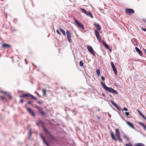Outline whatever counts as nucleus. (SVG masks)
I'll return each instance as SVG.
<instances>
[{"mask_svg": "<svg viewBox=\"0 0 146 146\" xmlns=\"http://www.w3.org/2000/svg\"><path fill=\"white\" fill-rule=\"evenodd\" d=\"M80 9L83 13H84L86 15H87L88 12L85 9L82 8H80Z\"/></svg>", "mask_w": 146, "mask_h": 146, "instance_id": "obj_18", "label": "nucleus"}, {"mask_svg": "<svg viewBox=\"0 0 146 146\" xmlns=\"http://www.w3.org/2000/svg\"><path fill=\"white\" fill-rule=\"evenodd\" d=\"M44 130L47 133L49 136L52 139H53V136L51 135L50 133L49 132V131L46 129H44Z\"/></svg>", "mask_w": 146, "mask_h": 146, "instance_id": "obj_12", "label": "nucleus"}, {"mask_svg": "<svg viewBox=\"0 0 146 146\" xmlns=\"http://www.w3.org/2000/svg\"><path fill=\"white\" fill-rule=\"evenodd\" d=\"M100 83L102 86H103L105 90L111 93L115 94H117L118 93L116 90H114L112 88L107 87L103 82H101Z\"/></svg>", "mask_w": 146, "mask_h": 146, "instance_id": "obj_1", "label": "nucleus"}, {"mask_svg": "<svg viewBox=\"0 0 146 146\" xmlns=\"http://www.w3.org/2000/svg\"><path fill=\"white\" fill-rule=\"evenodd\" d=\"M56 31L58 34L59 35H61V33H60L58 30L57 29Z\"/></svg>", "mask_w": 146, "mask_h": 146, "instance_id": "obj_40", "label": "nucleus"}, {"mask_svg": "<svg viewBox=\"0 0 146 146\" xmlns=\"http://www.w3.org/2000/svg\"><path fill=\"white\" fill-rule=\"evenodd\" d=\"M40 137L42 138V139L43 141V142L44 143V142H45L46 141V140H45V139L44 138L43 136L42 135V134L41 133L40 134Z\"/></svg>", "mask_w": 146, "mask_h": 146, "instance_id": "obj_22", "label": "nucleus"}, {"mask_svg": "<svg viewBox=\"0 0 146 146\" xmlns=\"http://www.w3.org/2000/svg\"><path fill=\"white\" fill-rule=\"evenodd\" d=\"M36 107L37 109L39 112L40 111V110H42L41 108L38 106H36Z\"/></svg>", "mask_w": 146, "mask_h": 146, "instance_id": "obj_32", "label": "nucleus"}, {"mask_svg": "<svg viewBox=\"0 0 146 146\" xmlns=\"http://www.w3.org/2000/svg\"><path fill=\"white\" fill-rule=\"evenodd\" d=\"M135 49L140 56H143V55L141 51L137 47H135Z\"/></svg>", "mask_w": 146, "mask_h": 146, "instance_id": "obj_8", "label": "nucleus"}, {"mask_svg": "<svg viewBox=\"0 0 146 146\" xmlns=\"http://www.w3.org/2000/svg\"><path fill=\"white\" fill-rule=\"evenodd\" d=\"M101 79L103 81H104L105 80L104 77L103 76H102L101 77Z\"/></svg>", "mask_w": 146, "mask_h": 146, "instance_id": "obj_39", "label": "nucleus"}, {"mask_svg": "<svg viewBox=\"0 0 146 146\" xmlns=\"http://www.w3.org/2000/svg\"><path fill=\"white\" fill-rule=\"evenodd\" d=\"M44 143L46 144L47 145V146H50L48 144L46 141H45V142H44Z\"/></svg>", "mask_w": 146, "mask_h": 146, "instance_id": "obj_41", "label": "nucleus"}, {"mask_svg": "<svg viewBox=\"0 0 146 146\" xmlns=\"http://www.w3.org/2000/svg\"><path fill=\"white\" fill-rule=\"evenodd\" d=\"M1 99L2 100H4V99H5V98L3 96H1Z\"/></svg>", "mask_w": 146, "mask_h": 146, "instance_id": "obj_44", "label": "nucleus"}, {"mask_svg": "<svg viewBox=\"0 0 146 146\" xmlns=\"http://www.w3.org/2000/svg\"><path fill=\"white\" fill-rule=\"evenodd\" d=\"M96 72L97 75L98 76H99L100 74V70L99 69H97Z\"/></svg>", "mask_w": 146, "mask_h": 146, "instance_id": "obj_28", "label": "nucleus"}, {"mask_svg": "<svg viewBox=\"0 0 146 146\" xmlns=\"http://www.w3.org/2000/svg\"><path fill=\"white\" fill-rule=\"evenodd\" d=\"M37 96H38L39 97H41L39 95V94L38 93L37 94Z\"/></svg>", "mask_w": 146, "mask_h": 146, "instance_id": "obj_55", "label": "nucleus"}, {"mask_svg": "<svg viewBox=\"0 0 146 146\" xmlns=\"http://www.w3.org/2000/svg\"><path fill=\"white\" fill-rule=\"evenodd\" d=\"M112 68L113 71L114 72L115 74L116 75L117 74V70L115 67H114V68Z\"/></svg>", "mask_w": 146, "mask_h": 146, "instance_id": "obj_25", "label": "nucleus"}, {"mask_svg": "<svg viewBox=\"0 0 146 146\" xmlns=\"http://www.w3.org/2000/svg\"><path fill=\"white\" fill-rule=\"evenodd\" d=\"M87 48L90 52L92 53L93 55H95V52L94 50L91 46H88L87 47Z\"/></svg>", "mask_w": 146, "mask_h": 146, "instance_id": "obj_3", "label": "nucleus"}, {"mask_svg": "<svg viewBox=\"0 0 146 146\" xmlns=\"http://www.w3.org/2000/svg\"><path fill=\"white\" fill-rule=\"evenodd\" d=\"M143 118L144 119H145V120H146V117H145L144 116L143 117Z\"/></svg>", "mask_w": 146, "mask_h": 146, "instance_id": "obj_52", "label": "nucleus"}, {"mask_svg": "<svg viewBox=\"0 0 146 146\" xmlns=\"http://www.w3.org/2000/svg\"><path fill=\"white\" fill-rule=\"evenodd\" d=\"M118 138V139L120 142H122V140L121 139V138L120 137V136H119V137H117Z\"/></svg>", "mask_w": 146, "mask_h": 146, "instance_id": "obj_36", "label": "nucleus"}, {"mask_svg": "<svg viewBox=\"0 0 146 146\" xmlns=\"http://www.w3.org/2000/svg\"><path fill=\"white\" fill-rule=\"evenodd\" d=\"M28 97H31L32 99H34L35 100H37V98H36L33 96L32 95L29 94Z\"/></svg>", "mask_w": 146, "mask_h": 146, "instance_id": "obj_17", "label": "nucleus"}, {"mask_svg": "<svg viewBox=\"0 0 146 146\" xmlns=\"http://www.w3.org/2000/svg\"><path fill=\"white\" fill-rule=\"evenodd\" d=\"M111 66L112 68H114V67H115L113 62H111Z\"/></svg>", "mask_w": 146, "mask_h": 146, "instance_id": "obj_34", "label": "nucleus"}, {"mask_svg": "<svg viewBox=\"0 0 146 146\" xmlns=\"http://www.w3.org/2000/svg\"><path fill=\"white\" fill-rule=\"evenodd\" d=\"M60 29V31L62 33V34H63V35L65 36H66V33H65V31H64V30L61 29V28H60L59 29Z\"/></svg>", "mask_w": 146, "mask_h": 146, "instance_id": "obj_20", "label": "nucleus"}, {"mask_svg": "<svg viewBox=\"0 0 146 146\" xmlns=\"http://www.w3.org/2000/svg\"><path fill=\"white\" fill-rule=\"evenodd\" d=\"M32 133L31 132V129H29V138H30L32 136Z\"/></svg>", "mask_w": 146, "mask_h": 146, "instance_id": "obj_21", "label": "nucleus"}, {"mask_svg": "<svg viewBox=\"0 0 146 146\" xmlns=\"http://www.w3.org/2000/svg\"><path fill=\"white\" fill-rule=\"evenodd\" d=\"M102 44L104 45V46L107 49L109 50H111L110 48L109 47L108 45L104 41H102Z\"/></svg>", "mask_w": 146, "mask_h": 146, "instance_id": "obj_9", "label": "nucleus"}, {"mask_svg": "<svg viewBox=\"0 0 146 146\" xmlns=\"http://www.w3.org/2000/svg\"><path fill=\"white\" fill-rule=\"evenodd\" d=\"M2 92L3 93H4V94H6L8 96H9V98L10 99H11V95L9 94H8V93H6V92H3V91H2Z\"/></svg>", "mask_w": 146, "mask_h": 146, "instance_id": "obj_26", "label": "nucleus"}, {"mask_svg": "<svg viewBox=\"0 0 146 146\" xmlns=\"http://www.w3.org/2000/svg\"><path fill=\"white\" fill-rule=\"evenodd\" d=\"M138 112L139 114L141 116L143 117L144 116L143 115V114L139 111L138 110Z\"/></svg>", "mask_w": 146, "mask_h": 146, "instance_id": "obj_35", "label": "nucleus"}, {"mask_svg": "<svg viewBox=\"0 0 146 146\" xmlns=\"http://www.w3.org/2000/svg\"><path fill=\"white\" fill-rule=\"evenodd\" d=\"M25 61H26V64H27V62L26 61V59H25Z\"/></svg>", "mask_w": 146, "mask_h": 146, "instance_id": "obj_57", "label": "nucleus"}, {"mask_svg": "<svg viewBox=\"0 0 146 146\" xmlns=\"http://www.w3.org/2000/svg\"><path fill=\"white\" fill-rule=\"evenodd\" d=\"M143 127L144 129L146 131V125H145Z\"/></svg>", "mask_w": 146, "mask_h": 146, "instance_id": "obj_42", "label": "nucleus"}, {"mask_svg": "<svg viewBox=\"0 0 146 146\" xmlns=\"http://www.w3.org/2000/svg\"><path fill=\"white\" fill-rule=\"evenodd\" d=\"M115 136L117 137L120 136V132L119 130L118 129H115Z\"/></svg>", "mask_w": 146, "mask_h": 146, "instance_id": "obj_10", "label": "nucleus"}, {"mask_svg": "<svg viewBox=\"0 0 146 146\" xmlns=\"http://www.w3.org/2000/svg\"><path fill=\"white\" fill-rule=\"evenodd\" d=\"M42 92H43V96H45L46 94V90L44 89H43L42 90Z\"/></svg>", "mask_w": 146, "mask_h": 146, "instance_id": "obj_30", "label": "nucleus"}, {"mask_svg": "<svg viewBox=\"0 0 146 146\" xmlns=\"http://www.w3.org/2000/svg\"><path fill=\"white\" fill-rule=\"evenodd\" d=\"M36 125L37 126H38V123H36Z\"/></svg>", "mask_w": 146, "mask_h": 146, "instance_id": "obj_56", "label": "nucleus"}, {"mask_svg": "<svg viewBox=\"0 0 146 146\" xmlns=\"http://www.w3.org/2000/svg\"><path fill=\"white\" fill-rule=\"evenodd\" d=\"M6 17H7V15H6Z\"/></svg>", "mask_w": 146, "mask_h": 146, "instance_id": "obj_58", "label": "nucleus"}, {"mask_svg": "<svg viewBox=\"0 0 146 146\" xmlns=\"http://www.w3.org/2000/svg\"><path fill=\"white\" fill-rule=\"evenodd\" d=\"M125 145L126 146H130L128 144H125Z\"/></svg>", "mask_w": 146, "mask_h": 146, "instance_id": "obj_51", "label": "nucleus"}, {"mask_svg": "<svg viewBox=\"0 0 146 146\" xmlns=\"http://www.w3.org/2000/svg\"><path fill=\"white\" fill-rule=\"evenodd\" d=\"M26 109L29 112V113L31 114L32 116H34L35 115L34 112L30 108H27Z\"/></svg>", "mask_w": 146, "mask_h": 146, "instance_id": "obj_6", "label": "nucleus"}, {"mask_svg": "<svg viewBox=\"0 0 146 146\" xmlns=\"http://www.w3.org/2000/svg\"><path fill=\"white\" fill-rule=\"evenodd\" d=\"M3 47H8V48H9L10 47V46L8 44H3Z\"/></svg>", "mask_w": 146, "mask_h": 146, "instance_id": "obj_24", "label": "nucleus"}, {"mask_svg": "<svg viewBox=\"0 0 146 146\" xmlns=\"http://www.w3.org/2000/svg\"><path fill=\"white\" fill-rule=\"evenodd\" d=\"M139 124L141 126L143 127L145 125L142 122H139Z\"/></svg>", "mask_w": 146, "mask_h": 146, "instance_id": "obj_31", "label": "nucleus"}, {"mask_svg": "<svg viewBox=\"0 0 146 146\" xmlns=\"http://www.w3.org/2000/svg\"><path fill=\"white\" fill-rule=\"evenodd\" d=\"M126 123L130 127H131L133 129H135V128L134 127V126L132 123H131L129 121H127Z\"/></svg>", "mask_w": 146, "mask_h": 146, "instance_id": "obj_11", "label": "nucleus"}, {"mask_svg": "<svg viewBox=\"0 0 146 146\" xmlns=\"http://www.w3.org/2000/svg\"><path fill=\"white\" fill-rule=\"evenodd\" d=\"M128 144L130 146H132V144L130 142Z\"/></svg>", "mask_w": 146, "mask_h": 146, "instance_id": "obj_46", "label": "nucleus"}, {"mask_svg": "<svg viewBox=\"0 0 146 146\" xmlns=\"http://www.w3.org/2000/svg\"><path fill=\"white\" fill-rule=\"evenodd\" d=\"M28 104H31V102L30 101H28Z\"/></svg>", "mask_w": 146, "mask_h": 146, "instance_id": "obj_49", "label": "nucleus"}, {"mask_svg": "<svg viewBox=\"0 0 146 146\" xmlns=\"http://www.w3.org/2000/svg\"><path fill=\"white\" fill-rule=\"evenodd\" d=\"M111 135L112 139L116 141L117 140V139L115 137L114 134L112 131L111 132Z\"/></svg>", "mask_w": 146, "mask_h": 146, "instance_id": "obj_14", "label": "nucleus"}, {"mask_svg": "<svg viewBox=\"0 0 146 146\" xmlns=\"http://www.w3.org/2000/svg\"><path fill=\"white\" fill-rule=\"evenodd\" d=\"M111 102L112 104L114 106H115L118 109H119V110H120V109H119V108L118 107L117 104H116L115 102H114L113 101H111Z\"/></svg>", "mask_w": 146, "mask_h": 146, "instance_id": "obj_13", "label": "nucleus"}, {"mask_svg": "<svg viewBox=\"0 0 146 146\" xmlns=\"http://www.w3.org/2000/svg\"><path fill=\"white\" fill-rule=\"evenodd\" d=\"M95 34L97 39L100 41V36L99 31L97 30H96L95 31Z\"/></svg>", "mask_w": 146, "mask_h": 146, "instance_id": "obj_7", "label": "nucleus"}, {"mask_svg": "<svg viewBox=\"0 0 146 146\" xmlns=\"http://www.w3.org/2000/svg\"><path fill=\"white\" fill-rule=\"evenodd\" d=\"M125 12L127 14H130L131 13H133L134 11L133 9H126Z\"/></svg>", "mask_w": 146, "mask_h": 146, "instance_id": "obj_5", "label": "nucleus"}, {"mask_svg": "<svg viewBox=\"0 0 146 146\" xmlns=\"http://www.w3.org/2000/svg\"><path fill=\"white\" fill-rule=\"evenodd\" d=\"M143 21L145 23H146V20L145 19H143Z\"/></svg>", "mask_w": 146, "mask_h": 146, "instance_id": "obj_50", "label": "nucleus"}, {"mask_svg": "<svg viewBox=\"0 0 146 146\" xmlns=\"http://www.w3.org/2000/svg\"><path fill=\"white\" fill-rule=\"evenodd\" d=\"M102 96H104V97H105V94H103V93H102Z\"/></svg>", "mask_w": 146, "mask_h": 146, "instance_id": "obj_54", "label": "nucleus"}, {"mask_svg": "<svg viewBox=\"0 0 146 146\" xmlns=\"http://www.w3.org/2000/svg\"><path fill=\"white\" fill-rule=\"evenodd\" d=\"M95 26L97 28V29L99 30H101V27H100L99 25L98 24L95 23Z\"/></svg>", "mask_w": 146, "mask_h": 146, "instance_id": "obj_16", "label": "nucleus"}, {"mask_svg": "<svg viewBox=\"0 0 146 146\" xmlns=\"http://www.w3.org/2000/svg\"><path fill=\"white\" fill-rule=\"evenodd\" d=\"M83 63L82 61H80V65L81 66H83Z\"/></svg>", "mask_w": 146, "mask_h": 146, "instance_id": "obj_33", "label": "nucleus"}, {"mask_svg": "<svg viewBox=\"0 0 146 146\" xmlns=\"http://www.w3.org/2000/svg\"><path fill=\"white\" fill-rule=\"evenodd\" d=\"M66 34L68 41L69 43H70L72 41V40L71 39V33L69 31L67 30L66 32Z\"/></svg>", "mask_w": 146, "mask_h": 146, "instance_id": "obj_2", "label": "nucleus"}, {"mask_svg": "<svg viewBox=\"0 0 146 146\" xmlns=\"http://www.w3.org/2000/svg\"><path fill=\"white\" fill-rule=\"evenodd\" d=\"M75 21L78 27L82 29L83 30L84 29V27L82 24L79 23L76 19L75 20Z\"/></svg>", "mask_w": 146, "mask_h": 146, "instance_id": "obj_4", "label": "nucleus"}, {"mask_svg": "<svg viewBox=\"0 0 146 146\" xmlns=\"http://www.w3.org/2000/svg\"><path fill=\"white\" fill-rule=\"evenodd\" d=\"M38 123H41V124H42L43 123V122L42 121H41L40 120H39V121H38Z\"/></svg>", "mask_w": 146, "mask_h": 146, "instance_id": "obj_45", "label": "nucleus"}, {"mask_svg": "<svg viewBox=\"0 0 146 146\" xmlns=\"http://www.w3.org/2000/svg\"><path fill=\"white\" fill-rule=\"evenodd\" d=\"M86 15L88 16H90V17L91 18H93V15H92V14L90 12H89V13H88L87 15Z\"/></svg>", "mask_w": 146, "mask_h": 146, "instance_id": "obj_27", "label": "nucleus"}, {"mask_svg": "<svg viewBox=\"0 0 146 146\" xmlns=\"http://www.w3.org/2000/svg\"><path fill=\"white\" fill-rule=\"evenodd\" d=\"M29 94H23V95L20 96V98L25 97H28Z\"/></svg>", "mask_w": 146, "mask_h": 146, "instance_id": "obj_23", "label": "nucleus"}, {"mask_svg": "<svg viewBox=\"0 0 146 146\" xmlns=\"http://www.w3.org/2000/svg\"><path fill=\"white\" fill-rule=\"evenodd\" d=\"M142 29L145 31H146V29H145L142 28Z\"/></svg>", "mask_w": 146, "mask_h": 146, "instance_id": "obj_48", "label": "nucleus"}, {"mask_svg": "<svg viewBox=\"0 0 146 146\" xmlns=\"http://www.w3.org/2000/svg\"><path fill=\"white\" fill-rule=\"evenodd\" d=\"M97 118H98V119H100V117H99L98 116H97Z\"/></svg>", "mask_w": 146, "mask_h": 146, "instance_id": "obj_53", "label": "nucleus"}, {"mask_svg": "<svg viewBox=\"0 0 146 146\" xmlns=\"http://www.w3.org/2000/svg\"><path fill=\"white\" fill-rule=\"evenodd\" d=\"M134 146H144V145L142 143H138L135 144Z\"/></svg>", "mask_w": 146, "mask_h": 146, "instance_id": "obj_15", "label": "nucleus"}, {"mask_svg": "<svg viewBox=\"0 0 146 146\" xmlns=\"http://www.w3.org/2000/svg\"><path fill=\"white\" fill-rule=\"evenodd\" d=\"M39 113L40 114V115L43 116L45 115V113L42 110H40L39 111Z\"/></svg>", "mask_w": 146, "mask_h": 146, "instance_id": "obj_19", "label": "nucleus"}, {"mask_svg": "<svg viewBox=\"0 0 146 146\" xmlns=\"http://www.w3.org/2000/svg\"><path fill=\"white\" fill-rule=\"evenodd\" d=\"M123 109L124 110L126 111H127V110H128V109L126 107L124 108H123Z\"/></svg>", "mask_w": 146, "mask_h": 146, "instance_id": "obj_43", "label": "nucleus"}, {"mask_svg": "<svg viewBox=\"0 0 146 146\" xmlns=\"http://www.w3.org/2000/svg\"><path fill=\"white\" fill-rule=\"evenodd\" d=\"M123 137L127 141H128L129 140V138L127 137V136L126 135L124 134L123 135Z\"/></svg>", "mask_w": 146, "mask_h": 146, "instance_id": "obj_29", "label": "nucleus"}, {"mask_svg": "<svg viewBox=\"0 0 146 146\" xmlns=\"http://www.w3.org/2000/svg\"><path fill=\"white\" fill-rule=\"evenodd\" d=\"M43 101H38V103L39 104H42L43 103Z\"/></svg>", "mask_w": 146, "mask_h": 146, "instance_id": "obj_37", "label": "nucleus"}, {"mask_svg": "<svg viewBox=\"0 0 146 146\" xmlns=\"http://www.w3.org/2000/svg\"><path fill=\"white\" fill-rule=\"evenodd\" d=\"M20 102L21 103H23V99H21L20 100Z\"/></svg>", "mask_w": 146, "mask_h": 146, "instance_id": "obj_47", "label": "nucleus"}, {"mask_svg": "<svg viewBox=\"0 0 146 146\" xmlns=\"http://www.w3.org/2000/svg\"><path fill=\"white\" fill-rule=\"evenodd\" d=\"M125 114L126 116H128L129 115V113L128 112H126L125 113Z\"/></svg>", "mask_w": 146, "mask_h": 146, "instance_id": "obj_38", "label": "nucleus"}]
</instances>
